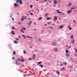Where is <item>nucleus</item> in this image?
<instances>
[{"label":"nucleus","instance_id":"57","mask_svg":"<svg viewBox=\"0 0 77 77\" xmlns=\"http://www.w3.org/2000/svg\"><path fill=\"white\" fill-rule=\"evenodd\" d=\"M54 7H55V6H56V5H54Z\"/></svg>","mask_w":77,"mask_h":77},{"label":"nucleus","instance_id":"18","mask_svg":"<svg viewBox=\"0 0 77 77\" xmlns=\"http://www.w3.org/2000/svg\"><path fill=\"white\" fill-rule=\"evenodd\" d=\"M54 50L55 51H58V50H57V48H54Z\"/></svg>","mask_w":77,"mask_h":77},{"label":"nucleus","instance_id":"9","mask_svg":"<svg viewBox=\"0 0 77 77\" xmlns=\"http://www.w3.org/2000/svg\"><path fill=\"white\" fill-rule=\"evenodd\" d=\"M75 42V40L74 39H73L72 40V44H74Z\"/></svg>","mask_w":77,"mask_h":77},{"label":"nucleus","instance_id":"32","mask_svg":"<svg viewBox=\"0 0 77 77\" xmlns=\"http://www.w3.org/2000/svg\"><path fill=\"white\" fill-rule=\"evenodd\" d=\"M36 11H37L38 12H39V10L38 9H36Z\"/></svg>","mask_w":77,"mask_h":77},{"label":"nucleus","instance_id":"60","mask_svg":"<svg viewBox=\"0 0 77 77\" xmlns=\"http://www.w3.org/2000/svg\"><path fill=\"white\" fill-rule=\"evenodd\" d=\"M31 12V11H29V13H30Z\"/></svg>","mask_w":77,"mask_h":77},{"label":"nucleus","instance_id":"15","mask_svg":"<svg viewBox=\"0 0 77 77\" xmlns=\"http://www.w3.org/2000/svg\"><path fill=\"white\" fill-rule=\"evenodd\" d=\"M56 73L58 75H60V73L59 72V71H56Z\"/></svg>","mask_w":77,"mask_h":77},{"label":"nucleus","instance_id":"44","mask_svg":"<svg viewBox=\"0 0 77 77\" xmlns=\"http://www.w3.org/2000/svg\"><path fill=\"white\" fill-rule=\"evenodd\" d=\"M73 9H74V8H72L71 9V10L70 11H72V10Z\"/></svg>","mask_w":77,"mask_h":77},{"label":"nucleus","instance_id":"5","mask_svg":"<svg viewBox=\"0 0 77 77\" xmlns=\"http://www.w3.org/2000/svg\"><path fill=\"white\" fill-rule=\"evenodd\" d=\"M22 18L21 19V21H24V18H26V17H24V16H22Z\"/></svg>","mask_w":77,"mask_h":77},{"label":"nucleus","instance_id":"63","mask_svg":"<svg viewBox=\"0 0 77 77\" xmlns=\"http://www.w3.org/2000/svg\"><path fill=\"white\" fill-rule=\"evenodd\" d=\"M60 66H62V64H60Z\"/></svg>","mask_w":77,"mask_h":77},{"label":"nucleus","instance_id":"7","mask_svg":"<svg viewBox=\"0 0 77 77\" xmlns=\"http://www.w3.org/2000/svg\"><path fill=\"white\" fill-rule=\"evenodd\" d=\"M54 4H55V5H56V4H57V1L54 0Z\"/></svg>","mask_w":77,"mask_h":77},{"label":"nucleus","instance_id":"29","mask_svg":"<svg viewBox=\"0 0 77 77\" xmlns=\"http://www.w3.org/2000/svg\"><path fill=\"white\" fill-rule=\"evenodd\" d=\"M42 17H41L40 18H38V20H41L42 19Z\"/></svg>","mask_w":77,"mask_h":77},{"label":"nucleus","instance_id":"16","mask_svg":"<svg viewBox=\"0 0 77 77\" xmlns=\"http://www.w3.org/2000/svg\"><path fill=\"white\" fill-rule=\"evenodd\" d=\"M20 30L21 32H22V33H24V31L23 30L21 29H20Z\"/></svg>","mask_w":77,"mask_h":77},{"label":"nucleus","instance_id":"30","mask_svg":"<svg viewBox=\"0 0 77 77\" xmlns=\"http://www.w3.org/2000/svg\"><path fill=\"white\" fill-rule=\"evenodd\" d=\"M23 53L24 54H26V51L25 50H23Z\"/></svg>","mask_w":77,"mask_h":77},{"label":"nucleus","instance_id":"2","mask_svg":"<svg viewBox=\"0 0 77 77\" xmlns=\"http://www.w3.org/2000/svg\"><path fill=\"white\" fill-rule=\"evenodd\" d=\"M57 14H62V15H64V14L63 13H62V12L59 11V10H57Z\"/></svg>","mask_w":77,"mask_h":77},{"label":"nucleus","instance_id":"43","mask_svg":"<svg viewBox=\"0 0 77 77\" xmlns=\"http://www.w3.org/2000/svg\"><path fill=\"white\" fill-rule=\"evenodd\" d=\"M51 23V22H48L47 24H50V23Z\"/></svg>","mask_w":77,"mask_h":77},{"label":"nucleus","instance_id":"21","mask_svg":"<svg viewBox=\"0 0 77 77\" xmlns=\"http://www.w3.org/2000/svg\"><path fill=\"white\" fill-rule=\"evenodd\" d=\"M35 54H34L33 55V59L34 60L35 59Z\"/></svg>","mask_w":77,"mask_h":77},{"label":"nucleus","instance_id":"24","mask_svg":"<svg viewBox=\"0 0 77 77\" xmlns=\"http://www.w3.org/2000/svg\"><path fill=\"white\" fill-rule=\"evenodd\" d=\"M39 66H40L41 68H43V66L42 65H39Z\"/></svg>","mask_w":77,"mask_h":77},{"label":"nucleus","instance_id":"49","mask_svg":"<svg viewBox=\"0 0 77 77\" xmlns=\"http://www.w3.org/2000/svg\"><path fill=\"white\" fill-rule=\"evenodd\" d=\"M18 38H21V36H20V35H19Z\"/></svg>","mask_w":77,"mask_h":77},{"label":"nucleus","instance_id":"4","mask_svg":"<svg viewBox=\"0 0 77 77\" xmlns=\"http://www.w3.org/2000/svg\"><path fill=\"white\" fill-rule=\"evenodd\" d=\"M57 17L56 16H54V17L53 21H55L57 20Z\"/></svg>","mask_w":77,"mask_h":77},{"label":"nucleus","instance_id":"20","mask_svg":"<svg viewBox=\"0 0 77 77\" xmlns=\"http://www.w3.org/2000/svg\"><path fill=\"white\" fill-rule=\"evenodd\" d=\"M22 36H23V37H24V38H26V36L24 35H22Z\"/></svg>","mask_w":77,"mask_h":77},{"label":"nucleus","instance_id":"26","mask_svg":"<svg viewBox=\"0 0 77 77\" xmlns=\"http://www.w3.org/2000/svg\"><path fill=\"white\" fill-rule=\"evenodd\" d=\"M12 30H15V27H14V26H13V27H12Z\"/></svg>","mask_w":77,"mask_h":77},{"label":"nucleus","instance_id":"23","mask_svg":"<svg viewBox=\"0 0 77 77\" xmlns=\"http://www.w3.org/2000/svg\"><path fill=\"white\" fill-rule=\"evenodd\" d=\"M53 45L54 46H55V45H56L57 44L56 43H53Z\"/></svg>","mask_w":77,"mask_h":77},{"label":"nucleus","instance_id":"14","mask_svg":"<svg viewBox=\"0 0 77 77\" xmlns=\"http://www.w3.org/2000/svg\"><path fill=\"white\" fill-rule=\"evenodd\" d=\"M14 44H18V42L17 41H14Z\"/></svg>","mask_w":77,"mask_h":77},{"label":"nucleus","instance_id":"13","mask_svg":"<svg viewBox=\"0 0 77 77\" xmlns=\"http://www.w3.org/2000/svg\"><path fill=\"white\" fill-rule=\"evenodd\" d=\"M13 55H15V54H16V52L15 51H14L13 52Z\"/></svg>","mask_w":77,"mask_h":77},{"label":"nucleus","instance_id":"34","mask_svg":"<svg viewBox=\"0 0 77 77\" xmlns=\"http://www.w3.org/2000/svg\"><path fill=\"white\" fill-rule=\"evenodd\" d=\"M50 17H47V20H50Z\"/></svg>","mask_w":77,"mask_h":77},{"label":"nucleus","instance_id":"59","mask_svg":"<svg viewBox=\"0 0 77 77\" xmlns=\"http://www.w3.org/2000/svg\"><path fill=\"white\" fill-rule=\"evenodd\" d=\"M26 15H29V13H27Z\"/></svg>","mask_w":77,"mask_h":77},{"label":"nucleus","instance_id":"54","mask_svg":"<svg viewBox=\"0 0 77 77\" xmlns=\"http://www.w3.org/2000/svg\"><path fill=\"white\" fill-rule=\"evenodd\" d=\"M18 23L19 24H20V22H18Z\"/></svg>","mask_w":77,"mask_h":77},{"label":"nucleus","instance_id":"41","mask_svg":"<svg viewBox=\"0 0 77 77\" xmlns=\"http://www.w3.org/2000/svg\"><path fill=\"white\" fill-rule=\"evenodd\" d=\"M22 29L23 30H26V28H23Z\"/></svg>","mask_w":77,"mask_h":77},{"label":"nucleus","instance_id":"39","mask_svg":"<svg viewBox=\"0 0 77 77\" xmlns=\"http://www.w3.org/2000/svg\"><path fill=\"white\" fill-rule=\"evenodd\" d=\"M16 40H17V41H18L19 40V38H16Z\"/></svg>","mask_w":77,"mask_h":77},{"label":"nucleus","instance_id":"52","mask_svg":"<svg viewBox=\"0 0 77 77\" xmlns=\"http://www.w3.org/2000/svg\"><path fill=\"white\" fill-rule=\"evenodd\" d=\"M45 2H46L47 1V0H44Z\"/></svg>","mask_w":77,"mask_h":77},{"label":"nucleus","instance_id":"40","mask_svg":"<svg viewBox=\"0 0 77 77\" xmlns=\"http://www.w3.org/2000/svg\"><path fill=\"white\" fill-rule=\"evenodd\" d=\"M73 35H72L71 36V38L72 39H73Z\"/></svg>","mask_w":77,"mask_h":77},{"label":"nucleus","instance_id":"47","mask_svg":"<svg viewBox=\"0 0 77 77\" xmlns=\"http://www.w3.org/2000/svg\"><path fill=\"white\" fill-rule=\"evenodd\" d=\"M46 27V26H47V24H45L44 25Z\"/></svg>","mask_w":77,"mask_h":77},{"label":"nucleus","instance_id":"61","mask_svg":"<svg viewBox=\"0 0 77 77\" xmlns=\"http://www.w3.org/2000/svg\"><path fill=\"white\" fill-rule=\"evenodd\" d=\"M28 20H30V18H29Z\"/></svg>","mask_w":77,"mask_h":77},{"label":"nucleus","instance_id":"8","mask_svg":"<svg viewBox=\"0 0 77 77\" xmlns=\"http://www.w3.org/2000/svg\"><path fill=\"white\" fill-rule=\"evenodd\" d=\"M59 29H62V28H63V26L62 25H60V26L58 27Z\"/></svg>","mask_w":77,"mask_h":77},{"label":"nucleus","instance_id":"46","mask_svg":"<svg viewBox=\"0 0 77 77\" xmlns=\"http://www.w3.org/2000/svg\"><path fill=\"white\" fill-rule=\"evenodd\" d=\"M73 23H75L76 22V21H75V20H74L73 21Z\"/></svg>","mask_w":77,"mask_h":77},{"label":"nucleus","instance_id":"6","mask_svg":"<svg viewBox=\"0 0 77 77\" xmlns=\"http://www.w3.org/2000/svg\"><path fill=\"white\" fill-rule=\"evenodd\" d=\"M32 23V21H30L29 23H28V26H30V25H31Z\"/></svg>","mask_w":77,"mask_h":77},{"label":"nucleus","instance_id":"33","mask_svg":"<svg viewBox=\"0 0 77 77\" xmlns=\"http://www.w3.org/2000/svg\"><path fill=\"white\" fill-rule=\"evenodd\" d=\"M47 15H48V13L45 14V17H47Z\"/></svg>","mask_w":77,"mask_h":77},{"label":"nucleus","instance_id":"19","mask_svg":"<svg viewBox=\"0 0 77 77\" xmlns=\"http://www.w3.org/2000/svg\"><path fill=\"white\" fill-rule=\"evenodd\" d=\"M72 12V11L71 10H69L68 11V14H70L71 13V12Z\"/></svg>","mask_w":77,"mask_h":77},{"label":"nucleus","instance_id":"28","mask_svg":"<svg viewBox=\"0 0 77 77\" xmlns=\"http://www.w3.org/2000/svg\"><path fill=\"white\" fill-rule=\"evenodd\" d=\"M21 62H24V59H22L20 61Z\"/></svg>","mask_w":77,"mask_h":77},{"label":"nucleus","instance_id":"56","mask_svg":"<svg viewBox=\"0 0 77 77\" xmlns=\"http://www.w3.org/2000/svg\"><path fill=\"white\" fill-rule=\"evenodd\" d=\"M49 3H51V1H49Z\"/></svg>","mask_w":77,"mask_h":77},{"label":"nucleus","instance_id":"36","mask_svg":"<svg viewBox=\"0 0 77 77\" xmlns=\"http://www.w3.org/2000/svg\"><path fill=\"white\" fill-rule=\"evenodd\" d=\"M49 28L50 29H53V27H52L51 26H50L49 27Z\"/></svg>","mask_w":77,"mask_h":77},{"label":"nucleus","instance_id":"17","mask_svg":"<svg viewBox=\"0 0 77 77\" xmlns=\"http://www.w3.org/2000/svg\"><path fill=\"white\" fill-rule=\"evenodd\" d=\"M65 69V68L64 67H62L60 69V70H61V71H64V70Z\"/></svg>","mask_w":77,"mask_h":77},{"label":"nucleus","instance_id":"11","mask_svg":"<svg viewBox=\"0 0 77 77\" xmlns=\"http://www.w3.org/2000/svg\"><path fill=\"white\" fill-rule=\"evenodd\" d=\"M68 27L69 28L70 30H72V28H71V27H70V25H69V26H68Z\"/></svg>","mask_w":77,"mask_h":77},{"label":"nucleus","instance_id":"27","mask_svg":"<svg viewBox=\"0 0 77 77\" xmlns=\"http://www.w3.org/2000/svg\"><path fill=\"white\" fill-rule=\"evenodd\" d=\"M32 58H29L28 59V60H32Z\"/></svg>","mask_w":77,"mask_h":77},{"label":"nucleus","instance_id":"12","mask_svg":"<svg viewBox=\"0 0 77 77\" xmlns=\"http://www.w3.org/2000/svg\"><path fill=\"white\" fill-rule=\"evenodd\" d=\"M11 33L13 35H15V34L14 33V30H12L11 31Z\"/></svg>","mask_w":77,"mask_h":77},{"label":"nucleus","instance_id":"51","mask_svg":"<svg viewBox=\"0 0 77 77\" xmlns=\"http://www.w3.org/2000/svg\"><path fill=\"white\" fill-rule=\"evenodd\" d=\"M12 59H15V58L14 57H12Z\"/></svg>","mask_w":77,"mask_h":77},{"label":"nucleus","instance_id":"35","mask_svg":"<svg viewBox=\"0 0 77 77\" xmlns=\"http://www.w3.org/2000/svg\"><path fill=\"white\" fill-rule=\"evenodd\" d=\"M32 7H33V5H30V8H32Z\"/></svg>","mask_w":77,"mask_h":77},{"label":"nucleus","instance_id":"62","mask_svg":"<svg viewBox=\"0 0 77 77\" xmlns=\"http://www.w3.org/2000/svg\"><path fill=\"white\" fill-rule=\"evenodd\" d=\"M36 23H34V25H36Z\"/></svg>","mask_w":77,"mask_h":77},{"label":"nucleus","instance_id":"37","mask_svg":"<svg viewBox=\"0 0 77 77\" xmlns=\"http://www.w3.org/2000/svg\"><path fill=\"white\" fill-rule=\"evenodd\" d=\"M41 62H39L38 63V65H39V64H41Z\"/></svg>","mask_w":77,"mask_h":77},{"label":"nucleus","instance_id":"38","mask_svg":"<svg viewBox=\"0 0 77 77\" xmlns=\"http://www.w3.org/2000/svg\"><path fill=\"white\" fill-rule=\"evenodd\" d=\"M18 60H19V61H21V60L20 58H19Z\"/></svg>","mask_w":77,"mask_h":77},{"label":"nucleus","instance_id":"10","mask_svg":"<svg viewBox=\"0 0 77 77\" xmlns=\"http://www.w3.org/2000/svg\"><path fill=\"white\" fill-rule=\"evenodd\" d=\"M66 57H69V54H68V53H66Z\"/></svg>","mask_w":77,"mask_h":77},{"label":"nucleus","instance_id":"48","mask_svg":"<svg viewBox=\"0 0 77 77\" xmlns=\"http://www.w3.org/2000/svg\"><path fill=\"white\" fill-rule=\"evenodd\" d=\"M12 19L13 21H14V18L12 17Z\"/></svg>","mask_w":77,"mask_h":77},{"label":"nucleus","instance_id":"50","mask_svg":"<svg viewBox=\"0 0 77 77\" xmlns=\"http://www.w3.org/2000/svg\"><path fill=\"white\" fill-rule=\"evenodd\" d=\"M32 74L34 75H35V72H33Z\"/></svg>","mask_w":77,"mask_h":77},{"label":"nucleus","instance_id":"45","mask_svg":"<svg viewBox=\"0 0 77 77\" xmlns=\"http://www.w3.org/2000/svg\"><path fill=\"white\" fill-rule=\"evenodd\" d=\"M64 64H65V65H66L67 63H64Z\"/></svg>","mask_w":77,"mask_h":77},{"label":"nucleus","instance_id":"31","mask_svg":"<svg viewBox=\"0 0 77 77\" xmlns=\"http://www.w3.org/2000/svg\"><path fill=\"white\" fill-rule=\"evenodd\" d=\"M66 53H68V50H66Z\"/></svg>","mask_w":77,"mask_h":77},{"label":"nucleus","instance_id":"1","mask_svg":"<svg viewBox=\"0 0 77 77\" xmlns=\"http://www.w3.org/2000/svg\"><path fill=\"white\" fill-rule=\"evenodd\" d=\"M16 3H19L20 5H22V1L21 0H16Z\"/></svg>","mask_w":77,"mask_h":77},{"label":"nucleus","instance_id":"25","mask_svg":"<svg viewBox=\"0 0 77 77\" xmlns=\"http://www.w3.org/2000/svg\"><path fill=\"white\" fill-rule=\"evenodd\" d=\"M71 6V3H69L68 5V6Z\"/></svg>","mask_w":77,"mask_h":77},{"label":"nucleus","instance_id":"42","mask_svg":"<svg viewBox=\"0 0 77 77\" xmlns=\"http://www.w3.org/2000/svg\"><path fill=\"white\" fill-rule=\"evenodd\" d=\"M75 52H76V53H77V49L75 48Z\"/></svg>","mask_w":77,"mask_h":77},{"label":"nucleus","instance_id":"58","mask_svg":"<svg viewBox=\"0 0 77 77\" xmlns=\"http://www.w3.org/2000/svg\"><path fill=\"white\" fill-rule=\"evenodd\" d=\"M18 60H17L16 61V62H17V63H18Z\"/></svg>","mask_w":77,"mask_h":77},{"label":"nucleus","instance_id":"55","mask_svg":"<svg viewBox=\"0 0 77 77\" xmlns=\"http://www.w3.org/2000/svg\"><path fill=\"white\" fill-rule=\"evenodd\" d=\"M69 48H71V46H69Z\"/></svg>","mask_w":77,"mask_h":77},{"label":"nucleus","instance_id":"64","mask_svg":"<svg viewBox=\"0 0 77 77\" xmlns=\"http://www.w3.org/2000/svg\"><path fill=\"white\" fill-rule=\"evenodd\" d=\"M17 15H19V13H17Z\"/></svg>","mask_w":77,"mask_h":77},{"label":"nucleus","instance_id":"3","mask_svg":"<svg viewBox=\"0 0 77 77\" xmlns=\"http://www.w3.org/2000/svg\"><path fill=\"white\" fill-rule=\"evenodd\" d=\"M14 6L15 8H17V7H19V5L17 4V3H15L14 4Z\"/></svg>","mask_w":77,"mask_h":77},{"label":"nucleus","instance_id":"22","mask_svg":"<svg viewBox=\"0 0 77 77\" xmlns=\"http://www.w3.org/2000/svg\"><path fill=\"white\" fill-rule=\"evenodd\" d=\"M26 37H27V38H31V39H32V37H29V36H26Z\"/></svg>","mask_w":77,"mask_h":77},{"label":"nucleus","instance_id":"53","mask_svg":"<svg viewBox=\"0 0 77 77\" xmlns=\"http://www.w3.org/2000/svg\"><path fill=\"white\" fill-rule=\"evenodd\" d=\"M30 15H33V14L32 13H30Z\"/></svg>","mask_w":77,"mask_h":77}]
</instances>
